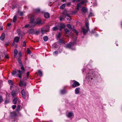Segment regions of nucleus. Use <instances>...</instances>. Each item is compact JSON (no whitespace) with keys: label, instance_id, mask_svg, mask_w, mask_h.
<instances>
[{"label":"nucleus","instance_id":"nucleus-1","mask_svg":"<svg viewBox=\"0 0 122 122\" xmlns=\"http://www.w3.org/2000/svg\"><path fill=\"white\" fill-rule=\"evenodd\" d=\"M76 42H73V43L70 42L69 44L66 45V48H71L72 46L76 44Z\"/></svg>","mask_w":122,"mask_h":122},{"label":"nucleus","instance_id":"nucleus-2","mask_svg":"<svg viewBox=\"0 0 122 122\" xmlns=\"http://www.w3.org/2000/svg\"><path fill=\"white\" fill-rule=\"evenodd\" d=\"M23 73V71H22L20 70H18L17 72V76L20 78H21V76Z\"/></svg>","mask_w":122,"mask_h":122},{"label":"nucleus","instance_id":"nucleus-3","mask_svg":"<svg viewBox=\"0 0 122 122\" xmlns=\"http://www.w3.org/2000/svg\"><path fill=\"white\" fill-rule=\"evenodd\" d=\"M19 57H17L16 58L18 60L19 63L20 64L19 65V66H20L22 65H23V64L20 60V58L21 56V53L20 52L19 53Z\"/></svg>","mask_w":122,"mask_h":122},{"label":"nucleus","instance_id":"nucleus-4","mask_svg":"<svg viewBox=\"0 0 122 122\" xmlns=\"http://www.w3.org/2000/svg\"><path fill=\"white\" fill-rule=\"evenodd\" d=\"M73 81L74 83L72 85L73 87H76L80 85V84L79 83L76 81L74 80Z\"/></svg>","mask_w":122,"mask_h":122},{"label":"nucleus","instance_id":"nucleus-5","mask_svg":"<svg viewBox=\"0 0 122 122\" xmlns=\"http://www.w3.org/2000/svg\"><path fill=\"white\" fill-rule=\"evenodd\" d=\"M85 1L83 0L81 1L80 3H78L77 5V10H79V8L81 7V5H82L84 2Z\"/></svg>","mask_w":122,"mask_h":122},{"label":"nucleus","instance_id":"nucleus-6","mask_svg":"<svg viewBox=\"0 0 122 122\" xmlns=\"http://www.w3.org/2000/svg\"><path fill=\"white\" fill-rule=\"evenodd\" d=\"M11 93L12 96L14 97L16 96L17 95L16 92L15 91H12L11 92Z\"/></svg>","mask_w":122,"mask_h":122},{"label":"nucleus","instance_id":"nucleus-7","mask_svg":"<svg viewBox=\"0 0 122 122\" xmlns=\"http://www.w3.org/2000/svg\"><path fill=\"white\" fill-rule=\"evenodd\" d=\"M21 94L22 95V96L24 99H25V91L24 90H22L21 92Z\"/></svg>","mask_w":122,"mask_h":122},{"label":"nucleus","instance_id":"nucleus-8","mask_svg":"<svg viewBox=\"0 0 122 122\" xmlns=\"http://www.w3.org/2000/svg\"><path fill=\"white\" fill-rule=\"evenodd\" d=\"M80 88H76L75 90V93L76 94H78L80 92Z\"/></svg>","mask_w":122,"mask_h":122},{"label":"nucleus","instance_id":"nucleus-9","mask_svg":"<svg viewBox=\"0 0 122 122\" xmlns=\"http://www.w3.org/2000/svg\"><path fill=\"white\" fill-rule=\"evenodd\" d=\"M73 116V113L70 112L68 113V114L67 115L68 117L69 118H71V117Z\"/></svg>","mask_w":122,"mask_h":122},{"label":"nucleus","instance_id":"nucleus-10","mask_svg":"<svg viewBox=\"0 0 122 122\" xmlns=\"http://www.w3.org/2000/svg\"><path fill=\"white\" fill-rule=\"evenodd\" d=\"M44 15L45 17L46 18H49L50 16V14L47 12L45 13Z\"/></svg>","mask_w":122,"mask_h":122},{"label":"nucleus","instance_id":"nucleus-11","mask_svg":"<svg viewBox=\"0 0 122 122\" xmlns=\"http://www.w3.org/2000/svg\"><path fill=\"white\" fill-rule=\"evenodd\" d=\"M2 56L6 58H8L9 57L7 53L6 52H4L2 53Z\"/></svg>","mask_w":122,"mask_h":122},{"label":"nucleus","instance_id":"nucleus-12","mask_svg":"<svg viewBox=\"0 0 122 122\" xmlns=\"http://www.w3.org/2000/svg\"><path fill=\"white\" fill-rule=\"evenodd\" d=\"M89 29L87 28L86 30H85L84 28L82 29V30L84 34L85 35H86L88 30Z\"/></svg>","mask_w":122,"mask_h":122},{"label":"nucleus","instance_id":"nucleus-13","mask_svg":"<svg viewBox=\"0 0 122 122\" xmlns=\"http://www.w3.org/2000/svg\"><path fill=\"white\" fill-rule=\"evenodd\" d=\"M5 37V34L4 33H2L0 37V40L2 41H3Z\"/></svg>","mask_w":122,"mask_h":122},{"label":"nucleus","instance_id":"nucleus-14","mask_svg":"<svg viewBox=\"0 0 122 122\" xmlns=\"http://www.w3.org/2000/svg\"><path fill=\"white\" fill-rule=\"evenodd\" d=\"M64 15L65 16L66 18L68 20H70V18L68 14H66L65 15L64 14Z\"/></svg>","mask_w":122,"mask_h":122},{"label":"nucleus","instance_id":"nucleus-15","mask_svg":"<svg viewBox=\"0 0 122 122\" xmlns=\"http://www.w3.org/2000/svg\"><path fill=\"white\" fill-rule=\"evenodd\" d=\"M19 40V38L17 37H15L14 39V41L16 43H17L18 42Z\"/></svg>","mask_w":122,"mask_h":122},{"label":"nucleus","instance_id":"nucleus-16","mask_svg":"<svg viewBox=\"0 0 122 122\" xmlns=\"http://www.w3.org/2000/svg\"><path fill=\"white\" fill-rule=\"evenodd\" d=\"M85 23L87 29H89V24L88 22V21L87 19L85 20Z\"/></svg>","mask_w":122,"mask_h":122},{"label":"nucleus","instance_id":"nucleus-17","mask_svg":"<svg viewBox=\"0 0 122 122\" xmlns=\"http://www.w3.org/2000/svg\"><path fill=\"white\" fill-rule=\"evenodd\" d=\"M59 28H60V29L61 30V29L62 28H64V27L65 25L64 24H61L60 25H58Z\"/></svg>","mask_w":122,"mask_h":122},{"label":"nucleus","instance_id":"nucleus-18","mask_svg":"<svg viewBox=\"0 0 122 122\" xmlns=\"http://www.w3.org/2000/svg\"><path fill=\"white\" fill-rule=\"evenodd\" d=\"M41 20L39 18H38L37 20V21H36V23L37 24H41Z\"/></svg>","mask_w":122,"mask_h":122},{"label":"nucleus","instance_id":"nucleus-19","mask_svg":"<svg viewBox=\"0 0 122 122\" xmlns=\"http://www.w3.org/2000/svg\"><path fill=\"white\" fill-rule=\"evenodd\" d=\"M59 29V26H58V25L57 26H55V27H53L52 28L53 30L54 31H55L56 30H58Z\"/></svg>","mask_w":122,"mask_h":122},{"label":"nucleus","instance_id":"nucleus-20","mask_svg":"<svg viewBox=\"0 0 122 122\" xmlns=\"http://www.w3.org/2000/svg\"><path fill=\"white\" fill-rule=\"evenodd\" d=\"M17 72L15 71H13L12 72V76H15V75H17Z\"/></svg>","mask_w":122,"mask_h":122},{"label":"nucleus","instance_id":"nucleus-21","mask_svg":"<svg viewBox=\"0 0 122 122\" xmlns=\"http://www.w3.org/2000/svg\"><path fill=\"white\" fill-rule=\"evenodd\" d=\"M82 10L84 13H86V12L87 9L85 7H83L82 9Z\"/></svg>","mask_w":122,"mask_h":122},{"label":"nucleus","instance_id":"nucleus-22","mask_svg":"<svg viewBox=\"0 0 122 122\" xmlns=\"http://www.w3.org/2000/svg\"><path fill=\"white\" fill-rule=\"evenodd\" d=\"M20 66H21V69L22 71H23V72H24V71H25V70L24 67L23 66V65Z\"/></svg>","mask_w":122,"mask_h":122},{"label":"nucleus","instance_id":"nucleus-23","mask_svg":"<svg viewBox=\"0 0 122 122\" xmlns=\"http://www.w3.org/2000/svg\"><path fill=\"white\" fill-rule=\"evenodd\" d=\"M14 57H16V55L18 51L16 49H15L14 50Z\"/></svg>","mask_w":122,"mask_h":122},{"label":"nucleus","instance_id":"nucleus-24","mask_svg":"<svg viewBox=\"0 0 122 122\" xmlns=\"http://www.w3.org/2000/svg\"><path fill=\"white\" fill-rule=\"evenodd\" d=\"M17 32L18 33V35L20 36V35H21V30L20 29H18L17 30Z\"/></svg>","mask_w":122,"mask_h":122},{"label":"nucleus","instance_id":"nucleus-25","mask_svg":"<svg viewBox=\"0 0 122 122\" xmlns=\"http://www.w3.org/2000/svg\"><path fill=\"white\" fill-rule=\"evenodd\" d=\"M38 72L39 74V76H42V72L40 70H38Z\"/></svg>","mask_w":122,"mask_h":122},{"label":"nucleus","instance_id":"nucleus-26","mask_svg":"<svg viewBox=\"0 0 122 122\" xmlns=\"http://www.w3.org/2000/svg\"><path fill=\"white\" fill-rule=\"evenodd\" d=\"M65 30L66 34H69L71 33L68 29H65Z\"/></svg>","mask_w":122,"mask_h":122},{"label":"nucleus","instance_id":"nucleus-27","mask_svg":"<svg viewBox=\"0 0 122 122\" xmlns=\"http://www.w3.org/2000/svg\"><path fill=\"white\" fill-rule=\"evenodd\" d=\"M48 37L47 36H45L44 37L43 40L45 41H46L48 40Z\"/></svg>","mask_w":122,"mask_h":122},{"label":"nucleus","instance_id":"nucleus-28","mask_svg":"<svg viewBox=\"0 0 122 122\" xmlns=\"http://www.w3.org/2000/svg\"><path fill=\"white\" fill-rule=\"evenodd\" d=\"M65 5L66 4H64L60 7V8L61 9H63L65 7Z\"/></svg>","mask_w":122,"mask_h":122},{"label":"nucleus","instance_id":"nucleus-29","mask_svg":"<svg viewBox=\"0 0 122 122\" xmlns=\"http://www.w3.org/2000/svg\"><path fill=\"white\" fill-rule=\"evenodd\" d=\"M29 32L30 34H32L34 32V30L33 29H30L29 30Z\"/></svg>","mask_w":122,"mask_h":122},{"label":"nucleus","instance_id":"nucleus-30","mask_svg":"<svg viewBox=\"0 0 122 122\" xmlns=\"http://www.w3.org/2000/svg\"><path fill=\"white\" fill-rule=\"evenodd\" d=\"M47 30H45L43 29H42L41 30V32L43 34H44Z\"/></svg>","mask_w":122,"mask_h":122},{"label":"nucleus","instance_id":"nucleus-31","mask_svg":"<svg viewBox=\"0 0 122 122\" xmlns=\"http://www.w3.org/2000/svg\"><path fill=\"white\" fill-rule=\"evenodd\" d=\"M16 20V16L15 15L14 16L13 18V22H15Z\"/></svg>","mask_w":122,"mask_h":122},{"label":"nucleus","instance_id":"nucleus-32","mask_svg":"<svg viewBox=\"0 0 122 122\" xmlns=\"http://www.w3.org/2000/svg\"><path fill=\"white\" fill-rule=\"evenodd\" d=\"M17 98H15L14 99L13 101V103L14 104H16L17 103Z\"/></svg>","mask_w":122,"mask_h":122},{"label":"nucleus","instance_id":"nucleus-33","mask_svg":"<svg viewBox=\"0 0 122 122\" xmlns=\"http://www.w3.org/2000/svg\"><path fill=\"white\" fill-rule=\"evenodd\" d=\"M40 11V10L39 8L36 9L35 10V12L36 13H39Z\"/></svg>","mask_w":122,"mask_h":122},{"label":"nucleus","instance_id":"nucleus-34","mask_svg":"<svg viewBox=\"0 0 122 122\" xmlns=\"http://www.w3.org/2000/svg\"><path fill=\"white\" fill-rule=\"evenodd\" d=\"M20 105H18L17 106V108L16 109V110L17 111H18L20 110Z\"/></svg>","mask_w":122,"mask_h":122},{"label":"nucleus","instance_id":"nucleus-35","mask_svg":"<svg viewBox=\"0 0 122 122\" xmlns=\"http://www.w3.org/2000/svg\"><path fill=\"white\" fill-rule=\"evenodd\" d=\"M29 75V72H27V76L26 77H24V80H26L27 79V78L28 77V76Z\"/></svg>","mask_w":122,"mask_h":122},{"label":"nucleus","instance_id":"nucleus-36","mask_svg":"<svg viewBox=\"0 0 122 122\" xmlns=\"http://www.w3.org/2000/svg\"><path fill=\"white\" fill-rule=\"evenodd\" d=\"M34 17H33V16H32L31 18L30 21V22L31 23H32L34 22V19H33V18Z\"/></svg>","mask_w":122,"mask_h":122},{"label":"nucleus","instance_id":"nucleus-37","mask_svg":"<svg viewBox=\"0 0 122 122\" xmlns=\"http://www.w3.org/2000/svg\"><path fill=\"white\" fill-rule=\"evenodd\" d=\"M8 82L9 84H12L13 83V82L11 80H9L8 81Z\"/></svg>","mask_w":122,"mask_h":122},{"label":"nucleus","instance_id":"nucleus-38","mask_svg":"<svg viewBox=\"0 0 122 122\" xmlns=\"http://www.w3.org/2000/svg\"><path fill=\"white\" fill-rule=\"evenodd\" d=\"M88 78V80L89 81H91V80H92V78L91 77V76H90V77H89Z\"/></svg>","mask_w":122,"mask_h":122},{"label":"nucleus","instance_id":"nucleus-39","mask_svg":"<svg viewBox=\"0 0 122 122\" xmlns=\"http://www.w3.org/2000/svg\"><path fill=\"white\" fill-rule=\"evenodd\" d=\"M27 53L28 54H30L31 53V52L28 49H27Z\"/></svg>","mask_w":122,"mask_h":122},{"label":"nucleus","instance_id":"nucleus-40","mask_svg":"<svg viewBox=\"0 0 122 122\" xmlns=\"http://www.w3.org/2000/svg\"><path fill=\"white\" fill-rule=\"evenodd\" d=\"M23 82H22V81H20L19 84L20 86H22L23 85Z\"/></svg>","mask_w":122,"mask_h":122},{"label":"nucleus","instance_id":"nucleus-41","mask_svg":"<svg viewBox=\"0 0 122 122\" xmlns=\"http://www.w3.org/2000/svg\"><path fill=\"white\" fill-rule=\"evenodd\" d=\"M67 27L71 29V25L69 24H68L67 25Z\"/></svg>","mask_w":122,"mask_h":122},{"label":"nucleus","instance_id":"nucleus-42","mask_svg":"<svg viewBox=\"0 0 122 122\" xmlns=\"http://www.w3.org/2000/svg\"><path fill=\"white\" fill-rule=\"evenodd\" d=\"M61 34L60 33H59L57 35V37L58 38H59L61 36Z\"/></svg>","mask_w":122,"mask_h":122},{"label":"nucleus","instance_id":"nucleus-43","mask_svg":"<svg viewBox=\"0 0 122 122\" xmlns=\"http://www.w3.org/2000/svg\"><path fill=\"white\" fill-rule=\"evenodd\" d=\"M26 46V44L25 41H24L23 42V47H25Z\"/></svg>","mask_w":122,"mask_h":122},{"label":"nucleus","instance_id":"nucleus-44","mask_svg":"<svg viewBox=\"0 0 122 122\" xmlns=\"http://www.w3.org/2000/svg\"><path fill=\"white\" fill-rule=\"evenodd\" d=\"M3 98L2 97L0 96V103L1 102L3 101Z\"/></svg>","mask_w":122,"mask_h":122},{"label":"nucleus","instance_id":"nucleus-45","mask_svg":"<svg viewBox=\"0 0 122 122\" xmlns=\"http://www.w3.org/2000/svg\"><path fill=\"white\" fill-rule=\"evenodd\" d=\"M9 102V100H6L5 102V103L7 104Z\"/></svg>","mask_w":122,"mask_h":122},{"label":"nucleus","instance_id":"nucleus-46","mask_svg":"<svg viewBox=\"0 0 122 122\" xmlns=\"http://www.w3.org/2000/svg\"><path fill=\"white\" fill-rule=\"evenodd\" d=\"M73 30L74 32L76 34V35H77L78 34V32L76 30Z\"/></svg>","mask_w":122,"mask_h":122},{"label":"nucleus","instance_id":"nucleus-47","mask_svg":"<svg viewBox=\"0 0 122 122\" xmlns=\"http://www.w3.org/2000/svg\"><path fill=\"white\" fill-rule=\"evenodd\" d=\"M58 53V52L57 51H56L54 52L53 53L54 55H56Z\"/></svg>","mask_w":122,"mask_h":122},{"label":"nucleus","instance_id":"nucleus-48","mask_svg":"<svg viewBox=\"0 0 122 122\" xmlns=\"http://www.w3.org/2000/svg\"><path fill=\"white\" fill-rule=\"evenodd\" d=\"M61 94H63L65 92V91L64 90H62L61 91Z\"/></svg>","mask_w":122,"mask_h":122},{"label":"nucleus","instance_id":"nucleus-49","mask_svg":"<svg viewBox=\"0 0 122 122\" xmlns=\"http://www.w3.org/2000/svg\"><path fill=\"white\" fill-rule=\"evenodd\" d=\"M16 107V105H13V106H12V108L13 109H14Z\"/></svg>","mask_w":122,"mask_h":122},{"label":"nucleus","instance_id":"nucleus-50","mask_svg":"<svg viewBox=\"0 0 122 122\" xmlns=\"http://www.w3.org/2000/svg\"><path fill=\"white\" fill-rule=\"evenodd\" d=\"M29 26V24H28L25 25V28H27Z\"/></svg>","mask_w":122,"mask_h":122},{"label":"nucleus","instance_id":"nucleus-51","mask_svg":"<svg viewBox=\"0 0 122 122\" xmlns=\"http://www.w3.org/2000/svg\"><path fill=\"white\" fill-rule=\"evenodd\" d=\"M76 1L77 2H78L80 1V0H73V2H74Z\"/></svg>","mask_w":122,"mask_h":122},{"label":"nucleus","instance_id":"nucleus-52","mask_svg":"<svg viewBox=\"0 0 122 122\" xmlns=\"http://www.w3.org/2000/svg\"><path fill=\"white\" fill-rule=\"evenodd\" d=\"M63 18L61 17L60 18V21H62V20H63Z\"/></svg>","mask_w":122,"mask_h":122},{"label":"nucleus","instance_id":"nucleus-53","mask_svg":"<svg viewBox=\"0 0 122 122\" xmlns=\"http://www.w3.org/2000/svg\"><path fill=\"white\" fill-rule=\"evenodd\" d=\"M16 5H14V6H13V7H12V9H14V8H15V7H16Z\"/></svg>","mask_w":122,"mask_h":122},{"label":"nucleus","instance_id":"nucleus-54","mask_svg":"<svg viewBox=\"0 0 122 122\" xmlns=\"http://www.w3.org/2000/svg\"><path fill=\"white\" fill-rule=\"evenodd\" d=\"M90 15L91 16H92L93 15V14H92V13H90Z\"/></svg>","mask_w":122,"mask_h":122},{"label":"nucleus","instance_id":"nucleus-55","mask_svg":"<svg viewBox=\"0 0 122 122\" xmlns=\"http://www.w3.org/2000/svg\"><path fill=\"white\" fill-rule=\"evenodd\" d=\"M90 74L88 73V74H87L86 75V77H88V76H90Z\"/></svg>","mask_w":122,"mask_h":122},{"label":"nucleus","instance_id":"nucleus-56","mask_svg":"<svg viewBox=\"0 0 122 122\" xmlns=\"http://www.w3.org/2000/svg\"><path fill=\"white\" fill-rule=\"evenodd\" d=\"M11 25V24L10 23H8L7 24L8 26H9Z\"/></svg>","mask_w":122,"mask_h":122},{"label":"nucleus","instance_id":"nucleus-57","mask_svg":"<svg viewBox=\"0 0 122 122\" xmlns=\"http://www.w3.org/2000/svg\"><path fill=\"white\" fill-rule=\"evenodd\" d=\"M70 3H68L67 4V5H70Z\"/></svg>","mask_w":122,"mask_h":122},{"label":"nucleus","instance_id":"nucleus-58","mask_svg":"<svg viewBox=\"0 0 122 122\" xmlns=\"http://www.w3.org/2000/svg\"><path fill=\"white\" fill-rule=\"evenodd\" d=\"M66 0H62V1L63 2H65L66 1Z\"/></svg>","mask_w":122,"mask_h":122},{"label":"nucleus","instance_id":"nucleus-59","mask_svg":"<svg viewBox=\"0 0 122 122\" xmlns=\"http://www.w3.org/2000/svg\"><path fill=\"white\" fill-rule=\"evenodd\" d=\"M47 28H49V26H47Z\"/></svg>","mask_w":122,"mask_h":122},{"label":"nucleus","instance_id":"nucleus-60","mask_svg":"<svg viewBox=\"0 0 122 122\" xmlns=\"http://www.w3.org/2000/svg\"><path fill=\"white\" fill-rule=\"evenodd\" d=\"M55 44H54V45H53V46H55Z\"/></svg>","mask_w":122,"mask_h":122},{"label":"nucleus","instance_id":"nucleus-61","mask_svg":"<svg viewBox=\"0 0 122 122\" xmlns=\"http://www.w3.org/2000/svg\"><path fill=\"white\" fill-rule=\"evenodd\" d=\"M26 84H25V86H26Z\"/></svg>","mask_w":122,"mask_h":122},{"label":"nucleus","instance_id":"nucleus-62","mask_svg":"<svg viewBox=\"0 0 122 122\" xmlns=\"http://www.w3.org/2000/svg\"><path fill=\"white\" fill-rule=\"evenodd\" d=\"M96 5H93L94 6H96Z\"/></svg>","mask_w":122,"mask_h":122},{"label":"nucleus","instance_id":"nucleus-63","mask_svg":"<svg viewBox=\"0 0 122 122\" xmlns=\"http://www.w3.org/2000/svg\"><path fill=\"white\" fill-rule=\"evenodd\" d=\"M14 43H13V45H14Z\"/></svg>","mask_w":122,"mask_h":122},{"label":"nucleus","instance_id":"nucleus-64","mask_svg":"<svg viewBox=\"0 0 122 122\" xmlns=\"http://www.w3.org/2000/svg\"><path fill=\"white\" fill-rule=\"evenodd\" d=\"M14 43H13V45H14Z\"/></svg>","mask_w":122,"mask_h":122}]
</instances>
